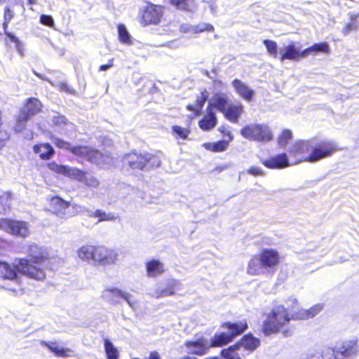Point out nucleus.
Returning a JSON list of instances; mask_svg holds the SVG:
<instances>
[{
	"label": "nucleus",
	"mask_w": 359,
	"mask_h": 359,
	"mask_svg": "<svg viewBox=\"0 0 359 359\" xmlns=\"http://www.w3.org/2000/svg\"><path fill=\"white\" fill-rule=\"evenodd\" d=\"M32 149L42 161H49L55 154L54 148L48 142L37 143L33 146Z\"/></svg>",
	"instance_id": "obj_21"
},
{
	"label": "nucleus",
	"mask_w": 359,
	"mask_h": 359,
	"mask_svg": "<svg viewBox=\"0 0 359 359\" xmlns=\"http://www.w3.org/2000/svg\"><path fill=\"white\" fill-rule=\"evenodd\" d=\"M109 156L97 149L88 147L86 160L96 165L103 164L105 159Z\"/></svg>",
	"instance_id": "obj_29"
},
{
	"label": "nucleus",
	"mask_w": 359,
	"mask_h": 359,
	"mask_svg": "<svg viewBox=\"0 0 359 359\" xmlns=\"http://www.w3.org/2000/svg\"><path fill=\"white\" fill-rule=\"evenodd\" d=\"M289 154L294 158L295 163L301 161L311 162V140L294 142L290 147Z\"/></svg>",
	"instance_id": "obj_9"
},
{
	"label": "nucleus",
	"mask_w": 359,
	"mask_h": 359,
	"mask_svg": "<svg viewBox=\"0 0 359 359\" xmlns=\"http://www.w3.org/2000/svg\"><path fill=\"white\" fill-rule=\"evenodd\" d=\"M202 147L206 150L217 153L224 151V140H219L216 142H205Z\"/></svg>",
	"instance_id": "obj_37"
},
{
	"label": "nucleus",
	"mask_w": 359,
	"mask_h": 359,
	"mask_svg": "<svg viewBox=\"0 0 359 359\" xmlns=\"http://www.w3.org/2000/svg\"><path fill=\"white\" fill-rule=\"evenodd\" d=\"M228 137V140L226 139V144L233 140V135L230 132L226 131V137Z\"/></svg>",
	"instance_id": "obj_62"
},
{
	"label": "nucleus",
	"mask_w": 359,
	"mask_h": 359,
	"mask_svg": "<svg viewBox=\"0 0 359 359\" xmlns=\"http://www.w3.org/2000/svg\"><path fill=\"white\" fill-rule=\"evenodd\" d=\"M292 137V132L289 130H284L278 137V144L285 147Z\"/></svg>",
	"instance_id": "obj_49"
},
{
	"label": "nucleus",
	"mask_w": 359,
	"mask_h": 359,
	"mask_svg": "<svg viewBox=\"0 0 359 359\" xmlns=\"http://www.w3.org/2000/svg\"><path fill=\"white\" fill-rule=\"evenodd\" d=\"M213 26L210 24H207L205 22L198 23L196 25L192 27L191 30L194 33H201L205 31L211 32L213 31Z\"/></svg>",
	"instance_id": "obj_48"
},
{
	"label": "nucleus",
	"mask_w": 359,
	"mask_h": 359,
	"mask_svg": "<svg viewBox=\"0 0 359 359\" xmlns=\"http://www.w3.org/2000/svg\"><path fill=\"white\" fill-rule=\"evenodd\" d=\"M263 43L266 48L268 53L274 58L278 57V45L274 41L265 39Z\"/></svg>",
	"instance_id": "obj_44"
},
{
	"label": "nucleus",
	"mask_w": 359,
	"mask_h": 359,
	"mask_svg": "<svg viewBox=\"0 0 359 359\" xmlns=\"http://www.w3.org/2000/svg\"><path fill=\"white\" fill-rule=\"evenodd\" d=\"M179 283L177 280H172L169 281L165 287L162 289L158 295V297L170 296L175 293V290L177 289Z\"/></svg>",
	"instance_id": "obj_36"
},
{
	"label": "nucleus",
	"mask_w": 359,
	"mask_h": 359,
	"mask_svg": "<svg viewBox=\"0 0 359 359\" xmlns=\"http://www.w3.org/2000/svg\"><path fill=\"white\" fill-rule=\"evenodd\" d=\"M337 150L333 141L311 140V162L330 156Z\"/></svg>",
	"instance_id": "obj_8"
},
{
	"label": "nucleus",
	"mask_w": 359,
	"mask_h": 359,
	"mask_svg": "<svg viewBox=\"0 0 359 359\" xmlns=\"http://www.w3.org/2000/svg\"><path fill=\"white\" fill-rule=\"evenodd\" d=\"M50 140H52L53 143L55 145L56 147L64 149L66 151H69L71 148V143L59 137H56L54 136L50 137Z\"/></svg>",
	"instance_id": "obj_46"
},
{
	"label": "nucleus",
	"mask_w": 359,
	"mask_h": 359,
	"mask_svg": "<svg viewBox=\"0 0 359 359\" xmlns=\"http://www.w3.org/2000/svg\"><path fill=\"white\" fill-rule=\"evenodd\" d=\"M310 48L311 49V52L316 51L328 53L330 50L329 44L326 42L315 43Z\"/></svg>",
	"instance_id": "obj_51"
},
{
	"label": "nucleus",
	"mask_w": 359,
	"mask_h": 359,
	"mask_svg": "<svg viewBox=\"0 0 359 359\" xmlns=\"http://www.w3.org/2000/svg\"><path fill=\"white\" fill-rule=\"evenodd\" d=\"M148 359H161V355L156 351H153L149 353Z\"/></svg>",
	"instance_id": "obj_58"
},
{
	"label": "nucleus",
	"mask_w": 359,
	"mask_h": 359,
	"mask_svg": "<svg viewBox=\"0 0 359 359\" xmlns=\"http://www.w3.org/2000/svg\"><path fill=\"white\" fill-rule=\"evenodd\" d=\"M105 291L111 293H114L118 296L123 297L124 299H127V296L125 294H123L119 289L115 287L107 288Z\"/></svg>",
	"instance_id": "obj_56"
},
{
	"label": "nucleus",
	"mask_w": 359,
	"mask_h": 359,
	"mask_svg": "<svg viewBox=\"0 0 359 359\" xmlns=\"http://www.w3.org/2000/svg\"><path fill=\"white\" fill-rule=\"evenodd\" d=\"M288 302H292V313H290V317H292V320H305L313 318L323 309V304H318L313 306L309 309H301L297 311H294L293 310V308L294 307L295 305L298 304L297 300L296 299H290L288 300Z\"/></svg>",
	"instance_id": "obj_14"
},
{
	"label": "nucleus",
	"mask_w": 359,
	"mask_h": 359,
	"mask_svg": "<svg viewBox=\"0 0 359 359\" xmlns=\"http://www.w3.org/2000/svg\"><path fill=\"white\" fill-rule=\"evenodd\" d=\"M60 88L61 90H65V91H67V92H69V93H73V91H74V90H71L69 88V87H68L67 84V83H61L60 84Z\"/></svg>",
	"instance_id": "obj_59"
},
{
	"label": "nucleus",
	"mask_w": 359,
	"mask_h": 359,
	"mask_svg": "<svg viewBox=\"0 0 359 359\" xmlns=\"http://www.w3.org/2000/svg\"><path fill=\"white\" fill-rule=\"evenodd\" d=\"M359 14L351 15V22L347 23L342 30L344 35L348 34L352 31H356L359 27V22L357 21Z\"/></svg>",
	"instance_id": "obj_38"
},
{
	"label": "nucleus",
	"mask_w": 359,
	"mask_h": 359,
	"mask_svg": "<svg viewBox=\"0 0 359 359\" xmlns=\"http://www.w3.org/2000/svg\"><path fill=\"white\" fill-rule=\"evenodd\" d=\"M266 271L262 262L259 257H253L250 259L247 268V272L250 275H259Z\"/></svg>",
	"instance_id": "obj_31"
},
{
	"label": "nucleus",
	"mask_w": 359,
	"mask_h": 359,
	"mask_svg": "<svg viewBox=\"0 0 359 359\" xmlns=\"http://www.w3.org/2000/svg\"><path fill=\"white\" fill-rule=\"evenodd\" d=\"M3 113L0 109V150L4 147L10 139V133L2 128Z\"/></svg>",
	"instance_id": "obj_40"
},
{
	"label": "nucleus",
	"mask_w": 359,
	"mask_h": 359,
	"mask_svg": "<svg viewBox=\"0 0 359 359\" xmlns=\"http://www.w3.org/2000/svg\"><path fill=\"white\" fill-rule=\"evenodd\" d=\"M47 168L54 173L67 176L69 166L65 165H60L55 161H50L46 164Z\"/></svg>",
	"instance_id": "obj_35"
},
{
	"label": "nucleus",
	"mask_w": 359,
	"mask_h": 359,
	"mask_svg": "<svg viewBox=\"0 0 359 359\" xmlns=\"http://www.w3.org/2000/svg\"><path fill=\"white\" fill-rule=\"evenodd\" d=\"M236 344H238L239 349L243 347L244 349L252 352L259 346L260 340L252 334H248L244 335Z\"/></svg>",
	"instance_id": "obj_24"
},
{
	"label": "nucleus",
	"mask_w": 359,
	"mask_h": 359,
	"mask_svg": "<svg viewBox=\"0 0 359 359\" xmlns=\"http://www.w3.org/2000/svg\"><path fill=\"white\" fill-rule=\"evenodd\" d=\"M66 177L82 182L88 187L97 188L99 186L97 179L93 176H88L87 172L75 167L69 166Z\"/></svg>",
	"instance_id": "obj_13"
},
{
	"label": "nucleus",
	"mask_w": 359,
	"mask_h": 359,
	"mask_svg": "<svg viewBox=\"0 0 359 359\" xmlns=\"http://www.w3.org/2000/svg\"><path fill=\"white\" fill-rule=\"evenodd\" d=\"M14 17V11L10 6H6L4 11V19L11 21Z\"/></svg>",
	"instance_id": "obj_53"
},
{
	"label": "nucleus",
	"mask_w": 359,
	"mask_h": 359,
	"mask_svg": "<svg viewBox=\"0 0 359 359\" xmlns=\"http://www.w3.org/2000/svg\"><path fill=\"white\" fill-rule=\"evenodd\" d=\"M232 86L236 93L245 100H250L252 98L255 93L245 83L238 79H235L232 82Z\"/></svg>",
	"instance_id": "obj_30"
},
{
	"label": "nucleus",
	"mask_w": 359,
	"mask_h": 359,
	"mask_svg": "<svg viewBox=\"0 0 359 359\" xmlns=\"http://www.w3.org/2000/svg\"><path fill=\"white\" fill-rule=\"evenodd\" d=\"M147 276L156 277L165 272L164 264L158 259H152L145 263Z\"/></svg>",
	"instance_id": "obj_26"
},
{
	"label": "nucleus",
	"mask_w": 359,
	"mask_h": 359,
	"mask_svg": "<svg viewBox=\"0 0 359 359\" xmlns=\"http://www.w3.org/2000/svg\"><path fill=\"white\" fill-rule=\"evenodd\" d=\"M215 105L209 104L206 107L205 114L198 121V127L203 131H209L216 126L217 119L215 115Z\"/></svg>",
	"instance_id": "obj_16"
},
{
	"label": "nucleus",
	"mask_w": 359,
	"mask_h": 359,
	"mask_svg": "<svg viewBox=\"0 0 359 359\" xmlns=\"http://www.w3.org/2000/svg\"><path fill=\"white\" fill-rule=\"evenodd\" d=\"M238 344H234L226 348V359H242V355L239 353Z\"/></svg>",
	"instance_id": "obj_43"
},
{
	"label": "nucleus",
	"mask_w": 359,
	"mask_h": 359,
	"mask_svg": "<svg viewBox=\"0 0 359 359\" xmlns=\"http://www.w3.org/2000/svg\"><path fill=\"white\" fill-rule=\"evenodd\" d=\"M248 327V325L245 320L226 323V344L241 335Z\"/></svg>",
	"instance_id": "obj_15"
},
{
	"label": "nucleus",
	"mask_w": 359,
	"mask_h": 359,
	"mask_svg": "<svg viewBox=\"0 0 359 359\" xmlns=\"http://www.w3.org/2000/svg\"><path fill=\"white\" fill-rule=\"evenodd\" d=\"M248 172L254 176L264 175V171L260 168L256 166L250 168L248 170Z\"/></svg>",
	"instance_id": "obj_54"
},
{
	"label": "nucleus",
	"mask_w": 359,
	"mask_h": 359,
	"mask_svg": "<svg viewBox=\"0 0 359 359\" xmlns=\"http://www.w3.org/2000/svg\"><path fill=\"white\" fill-rule=\"evenodd\" d=\"M56 123H64V124H67V120L62 116V117H57V121H55Z\"/></svg>",
	"instance_id": "obj_61"
},
{
	"label": "nucleus",
	"mask_w": 359,
	"mask_h": 359,
	"mask_svg": "<svg viewBox=\"0 0 359 359\" xmlns=\"http://www.w3.org/2000/svg\"><path fill=\"white\" fill-rule=\"evenodd\" d=\"M184 346L188 348H196L195 350L191 351L190 353L196 355H203L206 354L210 349V346L206 343L204 338L201 337L195 341L187 340L184 342Z\"/></svg>",
	"instance_id": "obj_22"
},
{
	"label": "nucleus",
	"mask_w": 359,
	"mask_h": 359,
	"mask_svg": "<svg viewBox=\"0 0 359 359\" xmlns=\"http://www.w3.org/2000/svg\"><path fill=\"white\" fill-rule=\"evenodd\" d=\"M94 250L93 262L100 265L113 264L117 259V253L112 248L104 245H95Z\"/></svg>",
	"instance_id": "obj_10"
},
{
	"label": "nucleus",
	"mask_w": 359,
	"mask_h": 359,
	"mask_svg": "<svg viewBox=\"0 0 359 359\" xmlns=\"http://www.w3.org/2000/svg\"><path fill=\"white\" fill-rule=\"evenodd\" d=\"M224 344V332L220 334H215L212 337L210 344L208 346L210 347H219Z\"/></svg>",
	"instance_id": "obj_47"
},
{
	"label": "nucleus",
	"mask_w": 359,
	"mask_h": 359,
	"mask_svg": "<svg viewBox=\"0 0 359 359\" xmlns=\"http://www.w3.org/2000/svg\"><path fill=\"white\" fill-rule=\"evenodd\" d=\"M280 53L279 59L281 62L285 60H299V47H297L293 43L281 49Z\"/></svg>",
	"instance_id": "obj_27"
},
{
	"label": "nucleus",
	"mask_w": 359,
	"mask_h": 359,
	"mask_svg": "<svg viewBox=\"0 0 359 359\" xmlns=\"http://www.w3.org/2000/svg\"><path fill=\"white\" fill-rule=\"evenodd\" d=\"M171 131L175 139H181L182 140L187 139L188 136L191 133L189 127L183 128L177 125L172 126L171 128Z\"/></svg>",
	"instance_id": "obj_33"
},
{
	"label": "nucleus",
	"mask_w": 359,
	"mask_h": 359,
	"mask_svg": "<svg viewBox=\"0 0 359 359\" xmlns=\"http://www.w3.org/2000/svg\"><path fill=\"white\" fill-rule=\"evenodd\" d=\"M41 345L46 347L50 352L57 357L67 358L70 357L71 348L60 347L56 341H41Z\"/></svg>",
	"instance_id": "obj_25"
},
{
	"label": "nucleus",
	"mask_w": 359,
	"mask_h": 359,
	"mask_svg": "<svg viewBox=\"0 0 359 359\" xmlns=\"http://www.w3.org/2000/svg\"><path fill=\"white\" fill-rule=\"evenodd\" d=\"M163 13V11L161 6L149 2L139 12L140 23L143 27L150 25H157L161 22Z\"/></svg>",
	"instance_id": "obj_6"
},
{
	"label": "nucleus",
	"mask_w": 359,
	"mask_h": 359,
	"mask_svg": "<svg viewBox=\"0 0 359 359\" xmlns=\"http://www.w3.org/2000/svg\"><path fill=\"white\" fill-rule=\"evenodd\" d=\"M91 217L98 218V222L104 221H111L115 220L116 217L113 213H106L102 210H96L92 215Z\"/></svg>",
	"instance_id": "obj_41"
},
{
	"label": "nucleus",
	"mask_w": 359,
	"mask_h": 359,
	"mask_svg": "<svg viewBox=\"0 0 359 359\" xmlns=\"http://www.w3.org/2000/svg\"><path fill=\"white\" fill-rule=\"evenodd\" d=\"M118 34V39L119 41L126 44L131 43V40L130 38L129 33L128 32L125 26L122 24H119L117 27Z\"/></svg>",
	"instance_id": "obj_42"
},
{
	"label": "nucleus",
	"mask_w": 359,
	"mask_h": 359,
	"mask_svg": "<svg viewBox=\"0 0 359 359\" xmlns=\"http://www.w3.org/2000/svg\"><path fill=\"white\" fill-rule=\"evenodd\" d=\"M114 59L111 58V59L109 60L107 64L100 65L98 69L99 71L100 72L106 71V70L109 69V68H111V67H113L114 66Z\"/></svg>",
	"instance_id": "obj_55"
},
{
	"label": "nucleus",
	"mask_w": 359,
	"mask_h": 359,
	"mask_svg": "<svg viewBox=\"0 0 359 359\" xmlns=\"http://www.w3.org/2000/svg\"><path fill=\"white\" fill-rule=\"evenodd\" d=\"M10 22H11L10 20H4V19L2 25H3V29H4V34H5V35L7 37L9 38L11 41H12V42H13L15 43V47H16L17 49H20L21 48V42H20V41L13 34H12L11 32H10L8 30Z\"/></svg>",
	"instance_id": "obj_39"
},
{
	"label": "nucleus",
	"mask_w": 359,
	"mask_h": 359,
	"mask_svg": "<svg viewBox=\"0 0 359 359\" xmlns=\"http://www.w3.org/2000/svg\"><path fill=\"white\" fill-rule=\"evenodd\" d=\"M39 21H40L41 24H42L45 26L52 27L54 25V21H53V18L48 15H46V14L41 15Z\"/></svg>",
	"instance_id": "obj_52"
},
{
	"label": "nucleus",
	"mask_w": 359,
	"mask_h": 359,
	"mask_svg": "<svg viewBox=\"0 0 359 359\" xmlns=\"http://www.w3.org/2000/svg\"><path fill=\"white\" fill-rule=\"evenodd\" d=\"M0 226L15 236L26 237L29 234L27 224L22 221L3 219L0 220Z\"/></svg>",
	"instance_id": "obj_12"
},
{
	"label": "nucleus",
	"mask_w": 359,
	"mask_h": 359,
	"mask_svg": "<svg viewBox=\"0 0 359 359\" xmlns=\"http://www.w3.org/2000/svg\"><path fill=\"white\" fill-rule=\"evenodd\" d=\"M95 245H83L77 250L78 257L84 261H93Z\"/></svg>",
	"instance_id": "obj_32"
},
{
	"label": "nucleus",
	"mask_w": 359,
	"mask_h": 359,
	"mask_svg": "<svg viewBox=\"0 0 359 359\" xmlns=\"http://www.w3.org/2000/svg\"><path fill=\"white\" fill-rule=\"evenodd\" d=\"M262 163L271 169H280L290 165L287 155L281 154L271 157L269 159L264 160Z\"/></svg>",
	"instance_id": "obj_23"
},
{
	"label": "nucleus",
	"mask_w": 359,
	"mask_h": 359,
	"mask_svg": "<svg viewBox=\"0 0 359 359\" xmlns=\"http://www.w3.org/2000/svg\"><path fill=\"white\" fill-rule=\"evenodd\" d=\"M104 346L107 359H118L117 348L108 339L104 340Z\"/></svg>",
	"instance_id": "obj_34"
},
{
	"label": "nucleus",
	"mask_w": 359,
	"mask_h": 359,
	"mask_svg": "<svg viewBox=\"0 0 359 359\" xmlns=\"http://www.w3.org/2000/svg\"><path fill=\"white\" fill-rule=\"evenodd\" d=\"M241 133L246 139L258 142H269L273 139L270 128L264 124L246 126L241 130Z\"/></svg>",
	"instance_id": "obj_5"
},
{
	"label": "nucleus",
	"mask_w": 359,
	"mask_h": 359,
	"mask_svg": "<svg viewBox=\"0 0 359 359\" xmlns=\"http://www.w3.org/2000/svg\"><path fill=\"white\" fill-rule=\"evenodd\" d=\"M259 256L266 270L275 267L280 262L279 253L273 249H264Z\"/></svg>",
	"instance_id": "obj_18"
},
{
	"label": "nucleus",
	"mask_w": 359,
	"mask_h": 359,
	"mask_svg": "<svg viewBox=\"0 0 359 359\" xmlns=\"http://www.w3.org/2000/svg\"><path fill=\"white\" fill-rule=\"evenodd\" d=\"M290 313L288 309L282 304H276L266 315V319L262 323V331L266 336L271 334L282 332V329L287 325L290 320ZM285 336L291 334L289 330H283Z\"/></svg>",
	"instance_id": "obj_2"
},
{
	"label": "nucleus",
	"mask_w": 359,
	"mask_h": 359,
	"mask_svg": "<svg viewBox=\"0 0 359 359\" xmlns=\"http://www.w3.org/2000/svg\"><path fill=\"white\" fill-rule=\"evenodd\" d=\"M50 210L58 217H64L66 210L70 207V202L62 198L60 196H55L49 200Z\"/></svg>",
	"instance_id": "obj_17"
},
{
	"label": "nucleus",
	"mask_w": 359,
	"mask_h": 359,
	"mask_svg": "<svg viewBox=\"0 0 359 359\" xmlns=\"http://www.w3.org/2000/svg\"><path fill=\"white\" fill-rule=\"evenodd\" d=\"M178 359H198V358L196 357L190 356V355H184V356L179 358Z\"/></svg>",
	"instance_id": "obj_63"
},
{
	"label": "nucleus",
	"mask_w": 359,
	"mask_h": 359,
	"mask_svg": "<svg viewBox=\"0 0 359 359\" xmlns=\"http://www.w3.org/2000/svg\"><path fill=\"white\" fill-rule=\"evenodd\" d=\"M5 241L0 239V255L3 254L4 250ZM0 267L4 269L3 278L7 280H15L18 278V274L20 273L28 277V273L24 272L20 266V259L17 262L11 265L6 262H2L0 260Z\"/></svg>",
	"instance_id": "obj_11"
},
{
	"label": "nucleus",
	"mask_w": 359,
	"mask_h": 359,
	"mask_svg": "<svg viewBox=\"0 0 359 359\" xmlns=\"http://www.w3.org/2000/svg\"><path fill=\"white\" fill-rule=\"evenodd\" d=\"M357 352L358 346L356 341L351 340L344 341L336 349L326 348L323 350L321 357L323 359H331V357L334 356V359H343L344 358L354 355Z\"/></svg>",
	"instance_id": "obj_7"
},
{
	"label": "nucleus",
	"mask_w": 359,
	"mask_h": 359,
	"mask_svg": "<svg viewBox=\"0 0 359 359\" xmlns=\"http://www.w3.org/2000/svg\"><path fill=\"white\" fill-rule=\"evenodd\" d=\"M11 198L8 196H0V213H4L10 208Z\"/></svg>",
	"instance_id": "obj_50"
},
{
	"label": "nucleus",
	"mask_w": 359,
	"mask_h": 359,
	"mask_svg": "<svg viewBox=\"0 0 359 359\" xmlns=\"http://www.w3.org/2000/svg\"><path fill=\"white\" fill-rule=\"evenodd\" d=\"M208 97V91L205 88H203L201 90L200 95L196 97L195 104H188L186 106V109L188 111L193 112L194 117H197L201 114L203 106Z\"/></svg>",
	"instance_id": "obj_20"
},
{
	"label": "nucleus",
	"mask_w": 359,
	"mask_h": 359,
	"mask_svg": "<svg viewBox=\"0 0 359 359\" xmlns=\"http://www.w3.org/2000/svg\"><path fill=\"white\" fill-rule=\"evenodd\" d=\"M161 164L160 152H141L133 150L123 157V165L132 170H149L158 168Z\"/></svg>",
	"instance_id": "obj_3"
},
{
	"label": "nucleus",
	"mask_w": 359,
	"mask_h": 359,
	"mask_svg": "<svg viewBox=\"0 0 359 359\" xmlns=\"http://www.w3.org/2000/svg\"><path fill=\"white\" fill-rule=\"evenodd\" d=\"M170 6L177 10L192 13L197 7V4L194 0H169Z\"/></svg>",
	"instance_id": "obj_28"
},
{
	"label": "nucleus",
	"mask_w": 359,
	"mask_h": 359,
	"mask_svg": "<svg viewBox=\"0 0 359 359\" xmlns=\"http://www.w3.org/2000/svg\"><path fill=\"white\" fill-rule=\"evenodd\" d=\"M42 102L36 97H30L26 99L15 115L13 130L20 133L25 129L27 121L43 110Z\"/></svg>",
	"instance_id": "obj_4"
},
{
	"label": "nucleus",
	"mask_w": 359,
	"mask_h": 359,
	"mask_svg": "<svg viewBox=\"0 0 359 359\" xmlns=\"http://www.w3.org/2000/svg\"><path fill=\"white\" fill-rule=\"evenodd\" d=\"M312 52H311V48H306L303 51H301V49L299 48V58H304V57H307Z\"/></svg>",
	"instance_id": "obj_57"
},
{
	"label": "nucleus",
	"mask_w": 359,
	"mask_h": 359,
	"mask_svg": "<svg viewBox=\"0 0 359 359\" xmlns=\"http://www.w3.org/2000/svg\"><path fill=\"white\" fill-rule=\"evenodd\" d=\"M204 359H221V358H219L218 356H212V357L205 358Z\"/></svg>",
	"instance_id": "obj_64"
},
{
	"label": "nucleus",
	"mask_w": 359,
	"mask_h": 359,
	"mask_svg": "<svg viewBox=\"0 0 359 359\" xmlns=\"http://www.w3.org/2000/svg\"><path fill=\"white\" fill-rule=\"evenodd\" d=\"M27 258L20 259V266L24 272L28 273V277L37 280H43L46 273L42 265L49 260L48 251L35 243L27 246Z\"/></svg>",
	"instance_id": "obj_1"
},
{
	"label": "nucleus",
	"mask_w": 359,
	"mask_h": 359,
	"mask_svg": "<svg viewBox=\"0 0 359 359\" xmlns=\"http://www.w3.org/2000/svg\"><path fill=\"white\" fill-rule=\"evenodd\" d=\"M222 170H223V167H222V166L221 167H217V168H214L213 170H212L210 173L212 175H215V174H217L218 172H222Z\"/></svg>",
	"instance_id": "obj_60"
},
{
	"label": "nucleus",
	"mask_w": 359,
	"mask_h": 359,
	"mask_svg": "<svg viewBox=\"0 0 359 359\" xmlns=\"http://www.w3.org/2000/svg\"><path fill=\"white\" fill-rule=\"evenodd\" d=\"M88 147H89L85 145H72L69 151L76 156L84 158L86 159Z\"/></svg>",
	"instance_id": "obj_45"
},
{
	"label": "nucleus",
	"mask_w": 359,
	"mask_h": 359,
	"mask_svg": "<svg viewBox=\"0 0 359 359\" xmlns=\"http://www.w3.org/2000/svg\"><path fill=\"white\" fill-rule=\"evenodd\" d=\"M244 111V107L240 102H228L226 100V118L232 123H237Z\"/></svg>",
	"instance_id": "obj_19"
}]
</instances>
